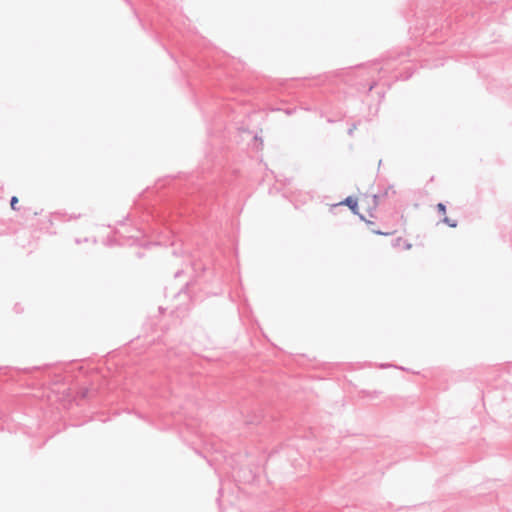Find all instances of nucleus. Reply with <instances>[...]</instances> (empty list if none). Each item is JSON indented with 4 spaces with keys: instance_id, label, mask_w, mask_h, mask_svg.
Returning <instances> with one entry per match:
<instances>
[{
    "instance_id": "nucleus-1",
    "label": "nucleus",
    "mask_w": 512,
    "mask_h": 512,
    "mask_svg": "<svg viewBox=\"0 0 512 512\" xmlns=\"http://www.w3.org/2000/svg\"><path fill=\"white\" fill-rule=\"evenodd\" d=\"M343 204L347 205L355 214H358V201L356 199L348 197Z\"/></svg>"
},
{
    "instance_id": "nucleus-2",
    "label": "nucleus",
    "mask_w": 512,
    "mask_h": 512,
    "mask_svg": "<svg viewBox=\"0 0 512 512\" xmlns=\"http://www.w3.org/2000/svg\"><path fill=\"white\" fill-rule=\"evenodd\" d=\"M395 246L402 247L405 250H410L412 248V244L402 237H398L395 240Z\"/></svg>"
},
{
    "instance_id": "nucleus-3",
    "label": "nucleus",
    "mask_w": 512,
    "mask_h": 512,
    "mask_svg": "<svg viewBox=\"0 0 512 512\" xmlns=\"http://www.w3.org/2000/svg\"><path fill=\"white\" fill-rule=\"evenodd\" d=\"M371 232L373 234H375V235L389 236V235H393L396 232V229H390V230H387V231H381V230H377V229L372 228Z\"/></svg>"
},
{
    "instance_id": "nucleus-4",
    "label": "nucleus",
    "mask_w": 512,
    "mask_h": 512,
    "mask_svg": "<svg viewBox=\"0 0 512 512\" xmlns=\"http://www.w3.org/2000/svg\"><path fill=\"white\" fill-rule=\"evenodd\" d=\"M17 203H18V198H17L16 196H13V197L11 198V202H10L11 208H12L13 210H17V208H16V204H17Z\"/></svg>"
},
{
    "instance_id": "nucleus-5",
    "label": "nucleus",
    "mask_w": 512,
    "mask_h": 512,
    "mask_svg": "<svg viewBox=\"0 0 512 512\" xmlns=\"http://www.w3.org/2000/svg\"><path fill=\"white\" fill-rule=\"evenodd\" d=\"M437 208H438V210H439L442 214H445V212H446V207H445V205H444V204L439 203V204L437 205Z\"/></svg>"
},
{
    "instance_id": "nucleus-6",
    "label": "nucleus",
    "mask_w": 512,
    "mask_h": 512,
    "mask_svg": "<svg viewBox=\"0 0 512 512\" xmlns=\"http://www.w3.org/2000/svg\"><path fill=\"white\" fill-rule=\"evenodd\" d=\"M360 217H361V219H362V220H364V221H365V223H366L367 225H369V226H373V225H374V222H373V221L367 220V219H365V218H364L363 216H361V215H360Z\"/></svg>"
},
{
    "instance_id": "nucleus-7",
    "label": "nucleus",
    "mask_w": 512,
    "mask_h": 512,
    "mask_svg": "<svg viewBox=\"0 0 512 512\" xmlns=\"http://www.w3.org/2000/svg\"><path fill=\"white\" fill-rule=\"evenodd\" d=\"M445 221H446V222H447L451 227H455V224H450V223L448 222V220H447V219H445Z\"/></svg>"
}]
</instances>
